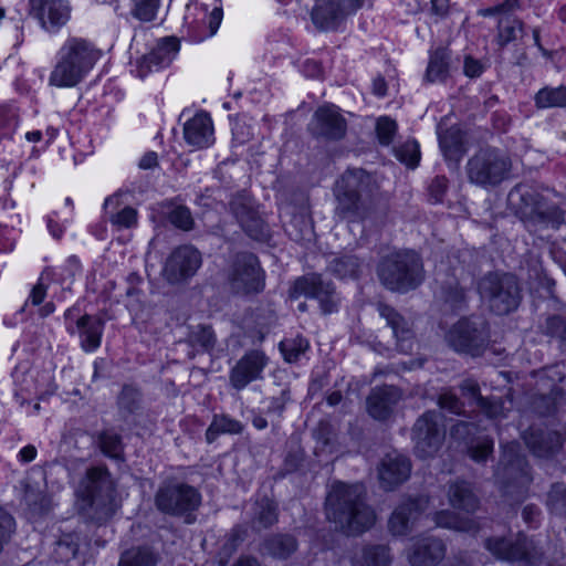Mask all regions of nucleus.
Here are the masks:
<instances>
[{
	"label": "nucleus",
	"instance_id": "f257e3e1",
	"mask_svg": "<svg viewBox=\"0 0 566 566\" xmlns=\"http://www.w3.org/2000/svg\"><path fill=\"white\" fill-rule=\"evenodd\" d=\"M335 216L348 222L379 223L387 216V203L378 195L374 178L364 169H349L334 187Z\"/></svg>",
	"mask_w": 566,
	"mask_h": 566
},
{
	"label": "nucleus",
	"instance_id": "f03ea898",
	"mask_svg": "<svg viewBox=\"0 0 566 566\" xmlns=\"http://www.w3.org/2000/svg\"><path fill=\"white\" fill-rule=\"evenodd\" d=\"M364 493L363 485L337 483L326 497L327 518L348 535L360 534L375 523V513Z\"/></svg>",
	"mask_w": 566,
	"mask_h": 566
},
{
	"label": "nucleus",
	"instance_id": "7ed1b4c3",
	"mask_svg": "<svg viewBox=\"0 0 566 566\" xmlns=\"http://www.w3.org/2000/svg\"><path fill=\"white\" fill-rule=\"evenodd\" d=\"M80 511L87 518L103 523L117 510L115 484L106 467L87 469L76 490Z\"/></svg>",
	"mask_w": 566,
	"mask_h": 566
},
{
	"label": "nucleus",
	"instance_id": "20e7f679",
	"mask_svg": "<svg viewBox=\"0 0 566 566\" xmlns=\"http://www.w3.org/2000/svg\"><path fill=\"white\" fill-rule=\"evenodd\" d=\"M377 274L386 289L407 293L423 282V262L412 250L392 252L380 260Z\"/></svg>",
	"mask_w": 566,
	"mask_h": 566
},
{
	"label": "nucleus",
	"instance_id": "39448f33",
	"mask_svg": "<svg viewBox=\"0 0 566 566\" xmlns=\"http://www.w3.org/2000/svg\"><path fill=\"white\" fill-rule=\"evenodd\" d=\"M96 53L85 41L72 38L62 48L60 61L50 75V84L57 87H72L82 81L93 67Z\"/></svg>",
	"mask_w": 566,
	"mask_h": 566
},
{
	"label": "nucleus",
	"instance_id": "423d86ee",
	"mask_svg": "<svg viewBox=\"0 0 566 566\" xmlns=\"http://www.w3.org/2000/svg\"><path fill=\"white\" fill-rule=\"evenodd\" d=\"M478 291L492 312L505 315L516 310L521 302V291L514 275L490 272L478 283Z\"/></svg>",
	"mask_w": 566,
	"mask_h": 566
},
{
	"label": "nucleus",
	"instance_id": "0eeeda50",
	"mask_svg": "<svg viewBox=\"0 0 566 566\" xmlns=\"http://www.w3.org/2000/svg\"><path fill=\"white\" fill-rule=\"evenodd\" d=\"M512 160L507 154L496 148H482L467 164V175L472 184L494 187L509 178Z\"/></svg>",
	"mask_w": 566,
	"mask_h": 566
},
{
	"label": "nucleus",
	"instance_id": "6e6552de",
	"mask_svg": "<svg viewBox=\"0 0 566 566\" xmlns=\"http://www.w3.org/2000/svg\"><path fill=\"white\" fill-rule=\"evenodd\" d=\"M509 201L524 219L552 228H558L564 221V212L532 187L517 185L510 191Z\"/></svg>",
	"mask_w": 566,
	"mask_h": 566
},
{
	"label": "nucleus",
	"instance_id": "1a4fd4ad",
	"mask_svg": "<svg viewBox=\"0 0 566 566\" xmlns=\"http://www.w3.org/2000/svg\"><path fill=\"white\" fill-rule=\"evenodd\" d=\"M516 442L504 446L495 470V478L505 494H513L514 489L522 494L532 480L527 461L520 454Z\"/></svg>",
	"mask_w": 566,
	"mask_h": 566
},
{
	"label": "nucleus",
	"instance_id": "9d476101",
	"mask_svg": "<svg viewBox=\"0 0 566 566\" xmlns=\"http://www.w3.org/2000/svg\"><path fill=\"white\" fill-rule=\"evenodd\" d=\"M200 503V493L193 486L180 482L164 483L155 496V504L160 512L176 516L197 510Z\"/></svg>",
	"mask_w": 566,
	"mask_h": 566
},
{
	"label": "nucleus",
	"instance_id": "9b49d317",
	"mask_svg": "<svg viewBox=\"0 0 566 566\" xmlns=\"http://www.w3.org/2000/svg\"><path fill=\"white\" fill-rule=\"evenodd\" d=\"M449 344L457 350L479 355L489 344V328L482 319L462 318L448 333Z\"/></svg>",
	"mask_w": 566,
	"mask_h": 566
},
{
	"label": "nucleus",
	"instance_id": "f8f14e48",
	"mask_svg": "<svg viewBox=\"0 0 566 566\" xmlns=\"http://www.w3.org/2000/svg\"><path fill=\"white\" fill-rule=\"evenodd\" d=\"M485 548L497 559L507 562H524L530 566L537 565L543 556L533 541L518 536L515 541L506 537H489Z\"/></svg>",
	"mask_w": 566,
	"mask_h": 566
},
{
	"label": "nucleus",
	"instance_id": "ddd939ff",
	"mask_svg": "<svg viewBox=\"0 0 566 566\" xmlns=\"http://www.w3.org/2000/svg\"><path fill=\"white\" fill-rule=\"evenodd\" d=\"M228 282L235 293H254L263 287V276L258 258L252 253L235 255L228 272Z\"/></svg>",
	"mask_w": 566,
	"mask_h": 566
},
{
	"label": "nucleus",
	"instance_id": "4468645a",
	"mask_svg": "<svg viewBox=\"0 0 566 566\" xmlns=\"http://www.w3.org/2000/svg\"><path fill=\"white\" fill-rule=\"evenodd\" d=\"M440 415L427 411L419 417L412 428L415 453L421 459L433 457L444 440V430L439 427Z\"/></svg>",
	"mask_w": 566,
	"mask_h": 566
},
{
	"label": "nucleus",
	"instance_id": "2eb2a0df",
	"mask_svg": "<svg viewBox=\"0 0 566 566\" xmlns=\"http://www.w3.org/2000/svg\"><path fill=\"white\" fill-rule=\"evenodd\" d=\"M230 211L243 231L254 240L263 241L269 237V229L262 219L252 197L247 191L232 196Z\"/></svg>",
	"mask_w": 566,
	"mask_h": 566
},
{
	"label": "nucleus",
	"instance_id": "dca6fc26",
	"mask_svg": "<svg viewBox=\"0 0 566 566\" xmlns=\"http://www.w3.org/2000/svg\"><path fill=\"white\" fill-rule=\"evenodd\" d=\"M310 296L318 300L324 314L337 311L338 297L334 285L325 282L321 275L311 274L298 277L290 289V297Z\"/></svg>",
	"mask_w": 566,
	"mask_h": 566
},
{
	"label": "nucleus",
	"instance_id": "f3484780",
	"mask_svg": "<svg viewBox=\"0 0 566 566\" xmlns=\"http://www.w3.org/2000/svg\"><path fill=\"white\" fill-rule=\"evenodd\" d=\"M429 507V496L408 497L396 506L388 521V530L394 536L412 533L422 514Z\"/></svg>",
	"mask_w": 566,
	"mask_h": 566
},
{
	"label": "nucleus",
	"instance_id": "a211bd4d",
	"mask_svg": "<svg viewBox=\"0 0 566 566\" xmlns=\"http://www.w3.org/2000/svg\"><path fill=\"white\" fill-rule=\"evenodd\" d=\"M201 262V254L196 248L180 245L167 259L163 274L169 283L178 284L193 276Z\"/></svg>",
	"mask_w": 566,
	"mask_h": 566
},
{
	"label": "nucleus",
	"instance_id": "6ab92c4d",
	"mask_svg": "<svg viewBox=\"0 0 566 566\" xmlns=\"http://www.w3.org/2000/svg\"><path fill=\"white\" fill-rule=\"evenodd\" d=\"M30 14L48 32H55L67 23L72 8L66 0H30Z\"/></svg>",
	"mask_w": 566,
	"mask_h": 566
},
{
	"label": "nucleus",
	"instance_id": "aec40b11",
	"mask_svg": "<svg viewBox=\"0 0 566 566\" xmlns=\"http://www.w3.org/2000/svg\"><path fill=\"white\" fill-rule=\"evenodd\" d=\"M268 360L262 350L252 349L247 352L230 370L229 382L231 387L235 390H242L252 381L261 379Z\"/></svg>",
	"mask_w": 566,
	"mask_h": 566
},
{
	"label": "nucleus",
	"instance_id": "412c9836",
	"mask_svg": "<svg viewBox=\"0 0 566 566\" xmlns=\"http://www.w3.org/2000/svg\"><path fill=\"white\" fill-rule=\"evenodd\" d=\"M444 542L434 536L417 537L407 549V559L411 566H437L446 557Z\"/></svg>",
	"mask_w": 566,
	"mask_h": 566
},
{
	"label": "nucleus",
	"instance_id": "4be33fe9",
	"mask_svg": "<svg viewBox=\"0 0 566 566\" xmlns=\"http://www.w3.org/2000/svg\"><path fill=\"white\" fill-rule=\"evenodd\" d=\"M348 14L342 0H315L311 10L312 22L321 31L337 29Z\"/></svg>",
	"mask_w": 566,
	"mask_h": 566
},
{
	"label": "nucleus",
	"instance_id": "5701e85b",
	"mask_svg": "<svg viewBox=\"0 0 566 566\" xmlns=\"http://www.w3.org/2000/svg\"><path fill=\"white\" fill-rule=\"evenodd\" d=\"M313 133L328 139H340L345 136L347 125L345 118L335 106L319 107L314 114Z\"/></svg>",
	"mask_w": 566,
	"mask_h": 566
},
{
	"label": "nucleus",
	"instance_id": "b1692460",
	"mask_svg": "<svg viewBox=\"0 0 566 566\" xmlns=\"http://www.w3.org/2000/svg\"><path fill=\"white\" fill-rule=\"evenodd\" d=\"M402 395L395 386L374 388L367 397V411L376 420L388 419Z\"/></svg>",
	"mask_w": 566,
	"mask_h": 566
},
{
	"label": "nucleus",
	"instance_id": "393cba45",
	"mask_svg": "<svg viewBox=\"0 0 566 566\" xmlns=\"http://www.w3.org/2000/svg\"><path fill=\"white\" fill-rule=\"evenodd\" d=\"M379 315L386 321L387 325L392 329L397 339V347L403 354H409L413 347V333L411 325L401 314L394 307L385 303H379Z\"/></svg>",
	"mask_w": 566,
	"mask_h": 566
},
{
	"label": "nucleus",
	"instance_id": "a878e982",
	"mask_svg": "<svg viewBox=\"0 0 566 566\" xmlns=\"http://www.w3.org/2000/svg\"><path fill=\"white\" fill-rule=\"evenodd\" d=\"M186 143L197 149L210 147L214 143V129L211 117L207 113H197L184 125Z\"/></svg>",
	"mask_w": 566,
	"mask_h": 566
},
{
	"label": "nucleus",
	"instance_id": "bb28decb",
	"mask_svg": "<svg viewBox=\"0 0 566 566\" xmlns=\"http://www.w3.org/2000/svg\"><path fill=\"white\" fill-rule=\"evenodd\" d=\"M523 439L531 452L538 458L555 454L564 441L559 432L538 428H530L523 433Z\"/></svg>",
	"mask_w": 566,
	"mask_h": 566
},
{
	"label": "nucleus",
	"instance_id": "cd10ccee",
	"mask_svg": "<svg viewBox=\"0 0 566 566\" xmlns=\"http://www.w3.org/2000/svg\"><path fill=\"white\" fill-rule=\"evenodd\" d=\"M411 472L410 460L398 453L387 454L379 468V479L386 490H390L405 482Z\"/></svg>",
	"mask_w": 566,
	"mask_h": 566
},
{
	"label": "nucleus",
	"instance_id": "c85d7f7f",
	"mask_svg": "<svg viewBox=\"0 0 566 566\" xmlns=\"http://www.w3.org/2000/svg\"><path fill=\"white\" fill-rule=\"evenodd\" d=\"M179 50V41L174 38L161 39L157 46L145 55L138 64V75L144 77L153 66L168 65Z\"/></svg>",
	"mask_w": 566,
	"mask_h": 566
},
{
	"label": "nucleus",
	"instance_id": "c756f323",
	"mask_svg": "<svg viewBox=\"0 0 566 566\" xmlns=\"http://www.w3.org/2000/svg\"><path fill=\"white\" fill-rule=\"evenodd\" d=\"M104 319L96 315L85 314L76 322L80 333L81 347L85 352H94L101 345L104 331Z\"/></svg>",
	"mask_w": 566,
	"mask_h": 566
},
{
	"label": "nucleus",
	"instance_id": "7c9ffc66",
	"mask_svg": "<svg viewBox=\"0 0 566 566\" xmlns=\"http://www.w3.org/2000/svg\"><path fill=\"white\" fill-rule=\"evenodd\" d=\"M443 122L438 125L439 145L447 160L460 161L465 153L463 132L457 125L443 129Z\"/></svg>",
	"mask_w": 566,
	"mask_h": 566
},
{
	"label": "nucleus",
	"instance_id": "2f4dec72",
	"mask_svg": "<svg viewBox=\"0 0 566 566\" xmlns=\"http://www.w3.org/2000/svg\"><path fill=\"white\" fill-rule=\"evenodd\" d=\"M447 496L450 505L467 513H474L479 509V499L474 494L471 484L465 481L449 483Z\"/></svg>",
	"mask_w": 566,
	"mask_h": 566
},
{
	"label": "nucleus",
	"instance_id": "473e14b6",
	"mask_svg": "<svg viewBox=\"0 0 566 566\" xmlns=\"http://www.w3.org/2000/svg\"><path fill=\"white\" fill-rule=\"evenodd\" d=\"M495 42L500 49L516 43L525 35V24L517 17L507 13L499 18Z\"/></svg>",
	"mask_w": 566,
	"mask_h": 566
},
{
	"label": "nucleus",
	"instance_id": "72a5a7b5",
	"mask_svg": "<svg viewBox=\"0 0 566 566\" xmlns=\"http://www.w3.org/2000/svg\"><path fill=\"white\" fill-rule=\"evenodd\" d=\"M392 556L387 545H366L355 552L353 566H390Z\"/></svg>",
	"mask_w": 566,
	"mask_h": 566
},
{
	"label": "nucleus",
	"instance_id": "f704fd0d",
	"mask_svg": "<svg viewBox=\"0 0 566 566\" xmlns=\"http://www.w3.org/2000/svg\"><path fill=\"white\" fill-rule=\"evenodd\" d=\"M436 526L457 532L476 533L480 528L479 523L471 517H463L450 510H441L432 517Z\"/></svg>",
	"mask_w": 566,
	"mask_h": 566
},
{
	"label": "nucleus",
	"instance_id": "c9c22d12",
	"mask_svg": "<svg viewBox=\"0 0 566 566\" xmlns=\"http://www.w3.org/2000/svg\"><path fill=\"white\" fill-rule=\"evenodd\" d=\"M297 549V542L289 534H276L263 542L262 552L274 558L286 559Z\"/></svg>",
	"mask_w": 566,
	"mask_h": 566
},
{
	"label": "nucleus",
	"instance_id": "e433bc0d",
	"mask_svg": "<svg viewBox=\"0 0 566 566\" xmlns=\"http://www.w3.org/2000/svg\"><path fill=\"white\" fill-rule=\"evenodd\" d=\"M158 555L147 546H135L120 554L118 566H156Z\"/></svg>",
	"mask_w": 566,
	"mask_h": 566
},
{
	"label": "nucleus",
	"instance_id": "4c0bfd02",
	"mask_svg": "<svg viewBox=\"0 0 566 566\" xmlns=\"http://www.w3.org/2000/svg\"><path fill=\"white\" fill-rule=\"evenodd\" d=\"M243 424L226 415H216L206 431V440L212 443L220 434H239Z\"/></svg>",
	"mask_w": 566,
	"mask_h": 566
},
{
	"label": "nucleus",
	"instance_id": "58836bf2",
	"mask_svg": "<svg viewBox=\"0 0 566 566\" xmlns=\"http://www.w3.org/2000/svg\"><path fill=\"white\" fill-rule=\"evenodd\" d=\"M363 262L354 254H344L334 258L328 264V271L340 277H358L361 272Z\"/></svg>",
	"mask_w": 566,
	"mask_h": 566
},
{
	"label": "nucleus",
	"instance_id": "ea45409f",
	"mask_svg": "<svg viewBox=\"0 0 566 566\" xmlns=\"http://www.w3.org/2000/svg\"><path fill=\"white\" fill-rule=\"evenodd\" d=\"M449 53L446 49H437L430 56L426 78L429 82L443 81L448 75Z\"/></svg>",
	"mask_w": 566,
	"mask_h": 566
},
{
	"label": "nucleus",
	"instance_id": "a19ab883",
	"mask_svg": "<svg viewBox=\"0 0 566 566\" xmlns=\"http://www.w3.org/2000/svg\"><path fill=\"white\" fill-rule=\"evenodd\" d=\"M538 108L566 107V87H544L535 95Z\"/></svg>",
	"mask_w": 566,
	"mask_h": 566
},
{
	"label": "nucleus",
	"instance_id": "79ce46f5",
	"mask_svg": "<svg viewBox=\"0 0 566 566\" xmlns=\"http://www.w3.org/2000/svg\"><path fill=\"white\" fill-rule=\"evenodd\" d=\"M277 521V509L276 505L268 500L263 499L258 503V511L253 520V527L256 530H263L272 526Z\"/></svg>",
	"mask_w": 566,
	"mask_h": 566
},
{
	"label": "nucleus",
	"instance_id": "37998d69",
	"mask_svg": "<svg viewBox=\"0 0 566 566\" xmlns=\"http://www.w3.org/2000/svg\"><path fill=\"white\" fill-rule=\"evenodd\" d=\"M188 342L192 347H200L205 352L214 348L217 338L210 326L198 325L188 335Z\"/></svg>",
	"mask_w": 566,
	"mask_h": 566
},
{
	"label": "nucleus",
	"instance_id": "c03bdc74",
	"mask_svg": "<svg viewBox=\"0 0 566 566\" xmlns=\"http://www.w3.org/2000/svg\"><path fill=\"white\" fill-rule=\"evenodd\" d=\"M102 452L111 458L118 459L123 453V443L119 434L113 430H105L99 434Z\"/></svg>",
	"mask_w": 566,
	"mask_h": 566
},
{
	"label": "nucleus",
	"instance_id": "a18cd8bd",
	"mask_svg": "<svg viewBox=\"0 0 566 566\" xmlns=\"http://www.w3.org/2000/svg\"><path fill=\"white\" fill-rule=\"evenodd\" d=\"M78 551L76 538L72 535H65L60 538L54 548V557L56 560L66 563L73 559Z\"/></svg>",
	"mask_w": 566,
	"mask_h": 566
},
{
	"label": "nucleus",
	"instance_id": "49530a36",
	"mask_svg": "<svg viewBox=\"0 0 566 566\" xmlns=\"http://www.w3.org/2000/svg\"><path fill=\"white\" fill-rule=\"evenodd\" d=\"M395 155L399 161L415 168L420 159L419 145L415 140H408L395 149Z\"/></svg>",
	"mask_w": 566,
	"mask_h": 566
},
{
	"label": "nucleus",
	"instance_id": "de8ad7c7",
	"mask_svg": "<svg viewBox=\"0 0 566 566\" xmlns=\"http://www.w3.org/2000/svg\"><path fill=\"white\" fill-rule=\"evenodd\" d=\"M138 212L132 207H124L111 216V223L117 230L132 229L137 226Z\"/></svg>",
	"mask_w": 566,
	"mask_h": 566
},
{
	"label": "nucleus",
	"instance_id": "09e8293b",
	"mask_svg": "<svg viewBox=\"0 0 566 566\" xmlns=\"http://www.w3.org/2000/svg\"><path fill=\"white\" fill-rule=\"evenodd\" d=\"M133 14L140 21H153L156 18L160 0H133Z\"/></svg>",
	"mask_w": 566,
	"mask_h": 566
},
{
	"label": "nucleus",
	"instance_id": "8fccbe9b",
	"mask_svg": "<svg viewBox=\"0 0 566 566\" xmlns=\"http://www.w3.org/2000/svg\"><path fill=\"white\" fill-rule=\"evenodd\" d=\"M308 348V343L306 339L297 338L293 340L285 339L281 342L280 349L284 355L285 360L293 363L298 359V357L305 353Z\"/></svg>",
	"mask_w": 566,
	"mask_h": 566
},
{
	"label": "nucleus",
	"instance_id": "3c124183",
	"mask_svg": "<svg viewBox=\"0 0 566 566\" xmlns=\"http://www.w3.org/2000/svg\"><path fill=\"white\" fill-rule=\"evenodd\" d=\"M169 221L184 231L193 229L195 221L190 210L185 206L175 207L168 214Z\"/></svg>",
	"mask_w": 566,
	"mask_h": 566
},
{
	"label": "nucleus",
	"instance_id": "603ef678",
	"mask_svg": "<svg viewBox=\"0 0 566 566\" xmlns=\"http://www.w3.org/2000/svg\"><path fill=\"white\" fill-rule=\"evenodd\" d=\"M543 331L546 335L566 343V317L560 315L548 316Z\"/></svg>",
	"mask_w": 566,
	"mask_h": 566
},
{
	"label": "nucleus",
	"instance_id": "864d4df0",
	"mask_svg": "<svg viewBox=\"0 0 566 566\" xmlns=\"http://www.w3.org/2000/svg\"><path fill=\"white\" fill-rule=\"evenodd\" d=\"M290 400V389L289 387H279L273 390L272 396L269 398L268 413L275 415L280 417L284 409L286 402Z\"/></svg>",
	"mask_w": 566,
	"mask_h": 566
},
{
	"label": "nucleus",
	"instance_id": "5fc2aeb1",
	"mask_svg": "<svg viewBox=\"0 0 566 566\" xmlns=\"http://www.w3.org/2000/svg\"><path fill=\"white\" fill-rule=\"evenodd\" d=\"M377 137L381 145H389L396 133H397V124L390 117L384 116L378 118L376 125Z\"/></svg>",
	"mask_w": 566,
	"mask_h": 566
},
{
	"label": "nucleus",
	"instance_id": "6e6d98bb",
	"mask_svg": "<svg viewBox=\"0 0 566 566\" xmlns=\"http://www.w3.org/2000/svg\"><path fill=\"white\" fill-rule=\"evenodd\" d=\"M139 398L140 394L136 388L125 386L118 396V406L128 413H133L138 408Z\"/></svg>",
	"mask_w": 566,
	"mask_h": 566
},
{
	"label": "nucleus",
	"instance_id": "4d7b16f0",
	"mask_svg": "<svg viewBox=\"0 0 566 566\" xmlns=\"http://www.w3.org/2000/svg\"><path fill=\"white\" fill-rule=\"evenodd\" d=\"M493 451V440L483 438L475 444H472L468 452L475 462H484Z\"/></svg>",
	"mask_w": 566,
	"mask_h": 566
},
{
	"label": "nucleus",
	"instance_id": "13d9d810",
	"mask_svg": "<svg viewBox=\"0 0 566 566\" xmlns=\"http://www.w3.org/2000/svg\"><path fill=\"white\" fill-rule=\"evenodd\" d=\"M520 8V0H504V2L485 8L480 9L478 11V14L481 17H493V15H500V18L504 14L512 13L513 11L517 10Z\"/></svg>",
	"mask_w": 566,
	"mask_h": 566
},
{
	"label": "nucleus",
	"instance_id": "bf43d9fd",
	"mask_svg": "<svg viewBox=\"0 0 566 566\" xmlns=\"http://www.w3.org/2000/svg\"><path fill=\"white\" fill-rule=\"evenodd\" d=\"M443 297L447 303H450L451 306L458 307L465 301V292L462 287L459 286L457 281L450 282L448 285L443 286Z\"/></svg>",
	"mask_w": 566,
	"mask_h": 566
},
{
	"label": "nucleus",
	"instance_id": "052dcab7",
	"mask_svg": "<svg viewBox=\"0 0 566 566\" xmlns=\"http://www.w3.org/2000/svg\"><path fill=\"white\" fill-rule=\"evenodd\" d=\"M490 419H501L505 417V410L501 400L480 398L478 406Z\"/></svg>",
	"mask_w": 566,
	"mask_h": 566
},
{
	"label": "nucleus",
	"instance_id": "680f3d73",
	"mask_svg": "<svg viewBox=\"0 0 566 566\" xmlns=\"http://www.w3.org/2000/svg\"><path fill=\"white\" fill-rule=\"evenodd\" d=\"M438 403L440 408L450 411L451 413L460 415L463 409V405L460 399L450 390H446L440 394Z\"/></svg>",
	"mask_w": 566,
	"mask_h": 566
},
{
	"label": "nucleus",
	"instance_id": "e2e57ef3",
	"mask_svg": "<svg viewBox=\"0 0 566 566\" xmlns=\"http://www.w3.org/2000/svg\"><path fill=\"white\" fill-rule=\"evenodd\" d=\"M447 189L448 179L444 176H437L429 186V195L436 202H440Z\"/></svg>",
	"mask_w": 566,
	"mask_h": 566
},
{
	"label": "nucleus",
	"instance_id": "0e129e2a",
	"mask_svg": "<svg viewBox=\"0 0 566 566\" xmlns=\"http://www.w3.org/2000/svg\"><path fill=\"white\" fill-rule=\"evenodd\" d=\"M460 388L464 397L473 399L478 406L480 405V398L483 397L480 395V387L475 380L465 379L462 381Z\"/></svg>",
	"mask_w": 566,
	"mask_h": 566
},
{
	"label": "nucleus",
	"instance_id": "69168bd1",
	"mask_svg": "<svg viewBox=\"0 0 566 566\" xmlns=\"http://www.w3.org/2000/svg\"><path fill=\"white\" fill-rule=\"evenodd\" d=\"M18 123V116L13 109L7 106H0V128L11 129Z\"/></svg>",
	"mask_w": 566,
	"mask_h": 566
},
{
	"label": "nucleus",
	"instance_id": "338daca9",
	"mask_svg": "<svg viewBox=\"0 0 566 566\" xmlns=\"http://www.w3.org/2000/svg\"><path fill=\"white\" fill-rule=\"evenodd\" d=\"M245 534H247V532L242 527H240V526L234 527L231 531V533L227 539V543L224 544V549H228L230 553L234 552L237 549L239 543L244 541Z\"/></svg>",
	"mask_w": 566,
	"mask_h": 566
},
{
	"label": "nucleus",
	"instance_id": "774afa93",
	"mask_svg": "<svg viewBox=\"0 0 566 566\" xmlns=\"http://www.w3.org/2000/svg\"><path fill=\"white\" fill-rule=\"evenodd\" d=\"M464 74L469 77H478L483 72V65L472 56H465L463 65Z\"/></svg>",
	"mask_w": 566,
	"mask_h": 566
}]
</instances>
